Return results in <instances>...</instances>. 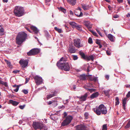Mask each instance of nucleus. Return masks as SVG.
<instances>
[{
    "label": "nucleus",
    "instance_id": "1",
    "mask_svg": "<svg viewBox=\"0 0 130 130\" xmlns=\"http://www.w3.org/2000/svg\"><path fill=\"white\" fill-rule=\"evenodd\" d=\"M57 65L59 68H61L66 71H69L70 70L71 65L67 62L65 59L62 57L57 63Z\"/></svg>",
    "mask_w": 130,
    "mask_h": 130
},
{
    "label": "nucleus",
    "instance_id": "2",
    "mask_svg": "<svg viewBox=\"0 0 130 130\" xmlns=\"http://www.w3.org/2000/svg\"><path fill=\"white\" fill-rule=\"evenodd\" d=\"M27 34L24 32H19L16 37V41L18 45L21 44L25 40Z\"/></svg>",
    "mask_w": 130,
    "mask_h": 130
},
{
    "label": "nucleus",
    "instance_id": "3",
    "mask_svg": "<svg viewBox=\"0 0 130 130\" xmlns=\"http://www.w3.org/2000/svg\"><path fill=\"white\" fill-rule=\"evenodd\" d=\"M93 110L98 115H100L101 113L105 115L106 114L107 111L105 106L103 104L100 105L99 107L95 108H94Z\"/></svg>",
    "mask_w": 130,
    "mask_h": 130
},
{
    "label": "nucleus",
    "instance_id": "4",
    "mask_svg": "<svg viewBox=\"0 0 130 130\" xmlns=\"http://www.w3.org/2000/svg\"><path fill=\"white\" fill-rule=\"evenodd\" d=\"M13 12L15 16L20 17L24 14V8L22 7L17 6L15 7Z\"/></svg>",
    "mask_w": 130,
    "mask_h": 130
},
{
    "label": "nucleus",
    "instance_id": "5",
    "mask_svg": "<svg viewBox=\"0 0 130 130\" xmlns=\"http://www.w3.org/2000/svg\"><path fill=\"white\" fill-rule=\"evenodd\" d=\"M81 39L79 38H76L73 40V44L76 48H79L83 46V45L81 43Z\"/></svg>",
    "mask_w": 130,
    "mask_h": 130
},
{
    "label": "nucleus",
    "instance_id": "6",
    "mask_svg": "<svg viewBox=\"0 0 130 130\" xmlns=\"http://www.w3.org/2000/svg\"><path fill=\"white\" fill-rule=\"evenodd\" d=\"M72 119V116H68L66 119L64 120L61 123V126H64L68 124L71 122Z\"/></svg>",
    "mask_w": 130,
    "mask_h": 130
},
{
    "label": "nucleus",
    "instance_id": "7",
    "mask_svg": "<svg viewBox=\"0 0 130 130\" xmlns=\"http://www.w3.org/2000/svg\"><path fill=\"white\" fill-rule=\"evenodd\" d=\"M40 50L37 48H34L30 50L27 53L28 56L33 55H36L40 53Z\"/></svg>",
    "mask_w": 130,
    "mask_h": 130
},
{
    "label": "nucleus",
    "instance_id": "8",
    "mask_svg": "<svg viewBox=\"0 0 130 130\" xmlns=\"http://www.w3.org/2000/svg\"><path fill=\"white\" fill-rule=\"evenodd\" d=\"M32 126L35 129H41V128L43 126L42 123L39 122H33Z\"/></svg>",
    "mask_w": 130,
    "mask_h": 130
},
{
    "label": "nucleus",
    "instance_id": "9",
    "mask_svg": "<svg viewBox=\"0 0 130 130\" xmlns=\"http://www.w3.org/2000/svg\"><path fill=\"white\" fill-rule=\"evenodd\" d=\"M34 78L37 85H39L42 84L43 82V79L41 77L38 76H36L34 77Z\"/></svg>",
    "mask_w": 130,
    "mask_h": 130
},
{
    "label": "nucleus",
    "instance_id": "10",
    "mask_svg": "<svg viewBox=\"0 0 130 130\" xmlns=\"http://www.w3.org/2000/svg\"><path fill=\"white\" fill-rule=\"evenodd\" d=\"M19 63L23 68H25L28 65V60L21 59Z\"/></svg>",
    "mask_w": 130,
    "mask_h": 130
},
{
    "label": "nucleus",
    "instance_id": "11",
    "mask_svg": "<svg viewBox=\"0 0 130 130\" xmlns=\"http://www.w3.org/2000/svg\"><path fill=\"white\" fill-rule=\"evenodd\" d=\"M82 9L80 7H78L75 13V15L78 17H80L83 15V13L81 11Z\"/></svg>",
    "mask_w": 130,
    "mask_h": 130
},
{
    "label": "nucleus",
    "instance_id": "12",
    "mask_svg": "<svg viewBox=\"0 0 130 130\" xmlns=\"http://www.w3.org/2000/svg\"><path fill=\"white\" fill-rule=\"evenodd\" d=\"M57 92L56 91H54L52 92V93L48 94L46 96L47 98V99H50L54 96H56Z\"/></svg>",
    "mask_w": 130,
    "mask_h": 130
},
{
    "label": "nucleus",
    "instance_id": "13",
    "mask_svg": "<svg viewBox=\"0 0 130 130\" xmlns=\"http://www.w3.org/2000/svg\"><path fill=\"white\" fill-rule=\"evenodd\" d=\"M76 128L78 130H87L86 126L80 124L76 126Z\"/></svg>",
    "mask_w": 130,
    "mask_h": 130
},
{
    "label": "nucleus",
    "instance_id": "14",
    "mask_svg": "<svg viewBox=\"0 0 130 130\" xmlns=\"http://www.w3.org/2000/svg\"><path fill=\"white\" fill-rule=\"evenodd\" d=\"M84 24L85 25L88 29L91 28H92V25L90 24L89 21H85L84 22Z\"/></svg>",
    "mask_w": 130,
    "mask_h": 130
},
{
    "label": "nucleus",
    "instance_id": "15",
    "mask_svg": "<svg viewBox=\"0 0 130 130\" xmlns=\"http://www.w3.org/2000/svg\"><path fill=\"white\" fill-rule=\"evenodd\" d=\"M76 51L75 48L73 46H70L69 48V51L71 53H74Z\"/></svg>",
    "mask_w": 130,
    "mask_h": 130
},
{
    "label": "nucleus",
    "instance_id": "16",
    "mask_svg": "<svg viewBox=\"0 0 130 130\" xmlns=\"http://www.w3.org/2000/svg\"><path fill=\"white\" fill-rule=\"evenodd\" d=\"M87 94H85L84 95H82L79 98L80 100V101H85L87 99Z\"/></svg>",
    "mask_w": 130,
    "mask_h": 130
},
{
    "label": "nucleus",
    "instance_id": "17",
    "mask_svg": "<svg viewBox=\"0 0 130 130\" xmlns=\"http://www.w3.org/2000/svg\"><path fill=\"white\" fill-rule=\"evenodd\" d=\"M99 94L98 92H96L92 94L90 96L91 99H93L97 97L99 95Z\"/></svg>",
    "mask_w": 130,
    "mask_h": 130
},
{
    "label": "nucleus",
    "instance_id": "18",
    "mask_svg": "<svg viewBox=\"0 0 130 130\" xmlns=\"http://www.w3.org/2000/svg\"><path fill=\"white\" fill-rule=\"evenodd\" d=\"M108 37L109 39L112 42L114 41L115 39V37L111 34H109L108 35Z\"/></svg>",
    "mask_w": 130,
    "mask_h": 130
},
{
    "label": "nucleus",
    "instance_id": "19",
    "mask_svg": "<svg viewBox=\"0 0 130 130\" xmlns=\"http://www.w3.org/2000/svg\"><path fill=\"white\" fill-rule=\"evenodd\" d=\"M69 24L73 28H75L78 24L75 22L72 21L70 22Z\"/></svg>",
    "mask_w": 130,
    "mask_h": 130
},
{
    "label": "nucleus",
    "instance_id": "20",
    "mask_svg": "<svg viewBox=\"0 0 130 130\" xmlns=\"http://www.w3.org/2000/svg\"><path fill=\"white\" fill-rule=\"evenodd\" d=\"M9 102L13 106H16L18 105L19 103L18 102L15 101H14L12 100H10Z\"/></svg>",
    "mask_w": 130,
    "mask_h": 130
},
{
    "label": "nucleus",
    "instance_id": "21",
    "mask_svg": "<svg viewBox=\"0 0 130 130\" xmlns=\"http://www.w3.org/2000/svg\"><path fill=\"white\" fill-rule=\"evenodd\" d=\"M81 6L85 10L88 9L90 7L89 5L84 4H82Z\"/></svg>",
    "mask_w": 130,
    "mask_h": 130
},
{
    "label": "nucleus",
    "instance_id": "22",
    "mask_svg": "<svg viewBox=\"0 0 130 130\" xmlns=\"http://www.w3.org/2000/svg\"><path fill=\"white\" fill-rule=\"evenodd\" d=\"M30 27L31 28L33 31L35 33L37 34L38 32V30L35 27L32 26H30Z\"/></svg>",
    "mask_w": 130,
    "mask_h": 130
},
{
    "label": "nucleus",
    "instance_id": "23",
    "mask_svg": "<svg viewBox=\"0 0 130 130\" xmlns=\"http://www.w3.org/2000/svg\"><path fill=\"white\" fill-rule=\"evenodd\" d=\"M67 1L68 3L73 6L75 5L76 3V0H67Z\"/></svg>",
    "mask_w": 130,
    "mask_h": 130
},
{
    "label": "nucleus",
    "instance_id": "24",
    "mask_svg": "<svg viewBox=\"0 0 130 130\" xmlns=\"http://www.w3.org/2000/svg\"><path fill=\"white\" fill-rule=\"evenodd\" d=\"M52 103L54 104V105L55 106H56L57 105V101L55 100H52L51 101H50L47 102V104L48 105H50Z\"/></svg>",
    "mask_w": 130,
    "mask_h": 130
},
{
    "label": "nucleus",
    "instance_id": "25",
    "mask_svg": "<svg viewBox=\"0 0 130 130\" xmlns=\"http://www.w3.org/2000/svg\"><path fill=\"white\" fill-rule=\"evenodd\" d=\"M79 78L80 80H85L86 79V76L85 74H82L80 75Z\"/></svg>",
    "mask_w": 130,
    "mask_h": 130
},
{
    "label": "nucleus",
    "instance_id": "26",
    "mask_svg": "<svg viewBox=\"0 0 130 130\" xmlns=\"http://www.w3.org/2000/svg\"><path fill=\"white\" fill-rule=\"evenodd\" d=\"M127 100V98H125L122 100V104L123 106V108L125 109V104H126V101Z\"/></svg>",
    "mask_w": 130,
    "mask_h": 130
},
{
    "label": "nucleus",
    "instance_id": "27",
    "mask_svg": "<svg viewBox=\"0 0 130 130\" xmlns=\"http://www.w3.org/2000/svg\"><path fill=\"white\" fill-rule=\"evenodd\" d=\"M75 28L79 31H81L82 30V26L81 25L77 24Z\"/></svg>",
    "mask_w": 130,
    "mask_h": 130
},
{
    "label": "nucleus",
    "instance_id": "28",
    "mask_svg": "<svg viewBox=\"0 0 130 130\" xmlns=\"http://www.w3.org/2000/svg\"><path fill=\"white\" fill-rule=\"evenodd\" d=\"M4 28L0 25V35L2 36L4 34Z\"/></svg>",
    "mask_w": 130,
    "mask_h": 130
},
{
    "label": "nucleus",
    "instance_id": "29",
    "mask_svg": "<svg viewBox=\"0 0 130 130\" xmlns=\"http://www.w3.org/2000/svg\"><path fill=\"white\" fill-rule=\"evenodd\" d=\"M5 61L7 63L8 67L10 68H12V66L11 64V62L10 61L6 59H5Z\"/></svg>",
    "mask_w": 130,
    "mask_h": 130
},
{
    "label": "nucleus",
    "instance_id": "30",
    "mask_svg": "<svg viewBox=\"0 0 130 130\" xmlns=\"http://www.w3.org/2000/svg\"><path fill=\"white\" fill-rule=\"evenodd\" d=\"M116 100V105H118L119 103V98L118 97H116L115 98Z\"/></svg>",
    "mask_w": 130,
    "mask_h": 130
},
{
    "label": "nucleus",
    "instance_id": "31",
    "mask_svg": "<svg viewBox=\"0 0 130 130\" xmlns=\"http://www.w3.org/2000/svg\"><path fill=\"white\" fill-rule=\"evenodd\" d=\"M55 30L58 32L59 33H60L62 32V30L61 29H59L57 27H55L54 28Z\"/></svg>",
    "mask_w": 130,
    "mask_h": 130
},
{
    "label": "nucleus",
    "instance_id": "32",
    "mask_svg": "<svg viewBox=\"0 0 130 130\" xmlns=\"http://www.w3.org/2000/svg\"><path fill=\"white\" fill-rule=\"evenodd\" d=\"M79 53L80 55L82 56V57H83L84 59L85 58V55L83 53L81 52V51H80Z\"/></svg>",
    "mask_w": 130,
    "mask_h": 130
},
{
    "label": "nucleus",
    "instance_id": "33",
    "mask_svg": "<svg viewBox=\"0 0 130 130\" xmlns=\"http://www.w3.org/2000/svg\"><path fill=\"white\" fill-rule=\"evenodd\" d=\"M89 115V113H88L87 112H86L85 113L84 115V116L85 118L86 119H87L88 118Z\"/></svg>",
    "mask_w": 130,
    "mask_h": 130
},
{
    "label": "nucleus",
    "instance_id": "34",
    "mask_svg": "<svg viewBox=\"0 0 130 130\" xmlns=\"http://www.w3.org/2000/svg\"><path fill=\"white\" fill-rule=\"evenodd\" d=\"M59 10L62 11L64 13H65L66 12V9L62 7H61L60 8Z\"/></svg>",
    "mask_w": 130,
    "mask_h": 130
},
{
    "label": "nucleus",
    "instance_id": "35",
    "mask_svg": "<svg viewBox=\"0 0 130 130\" xmlns=\"http://www.w3.org/2000/svg\"><path fill=\"white\" fill-rule=\"evenodd\" d=\"M107 124H104L103 125L102 130H107Z\"/></svg>",
    "mask_w": 130,
    "mask_h": 130
},
{
    "label": "nucleus",
    "instance_id": "36",
    "mask_svg": "<svg viewBox=\"0 0 130 130\" xmlns=\"http://www.w3.org/2000/svg\"><path fill=\"white\" fill-rule=\"evenodd\" d=\"M130 127V120L128 121V123L125 126L126 128H128Z\"/></svg>",
    "mask_w": 130,
    "mask_h": 130
},
{
    "label": "nucleus",
    "instance_id": "37",
    "mask_svg": "<svg viewBox=\"0 0 130 130\" xmlns=\"http://www.w3.org/2000/svg\"><path fill=\"white\" fill-rule=\"evenodd\" d=\"M85 89H87L89 91H90V92L95 91L96 90V89H94V88L87 89V88H86Z\"/></svg>",
    "mask_w": 130,
    "mask_h": 130
},
{
    "label": "nucleus",
    "instance_id": "38",
    "mask_svg": "<svg viewBox=\"0 0 130 130\" xmlns=\"http://www.w3.org/2000/svg\"><path fill=\"white\" fill-rule=\"evenodd\" d=\"M42 126H43L41 128V129H44V130H47V128L46 125L42 124Z\"/></svg>",
    "mask_w": 130,
    "mask_h": 130
},
{
    "label": "nucleus",
    "instance_id": "39",
    "mask_svg": "<svg viewBox=\"0 0 130 130\" xmlns=\"http://www.w3.org/2000/svg\"><path fill=\"white\" fill-rule=\"evenodd\" d=\"M109 90H104V93L105 95L106 96H108L109 94Z\"/></svg>",
    "mask_w": 130,
    "mask_h": 130
},
{
    "label": "nucleus",
    "instance_id": "40",
    "mask_svg": "<svg viewBox=\"0 0 130 130\" xmlns=\"http://www.w3.org/2000/svg\"><path fill=\"white\" fill-rule=\"evenodd\" d=\"M88 42L89 43L91 44L92 43V39L91 38L89 37L88 39Z\"/></svg>",
    "mask_w": 130,
    "mask_h": 130
},
{
    "label": "nucleus",
    "instance_id": "41",
    "mask_svg": "<svg viewBox=\"0 0 130 130\" xmlns=\"http://www.w3.org/2000/svg\"><path fill=\"white\" fill-rule=\"evenodd\" d=\"M22 91L25 94H27L28 93V90H23Z\"/></svg>",
    "mask_w": 130,
    "mask_h": 130
},
{
    "label": "nucleus",
    "instance_id": "42",
    "mask_svg": "<svg viewBox=\"0 0 130 130\" xmlns=\"http://www.w3.org/2000/svg\"><path fill=\"white\" fill-rule=\"evenodd\" d=\"M94 77V76H93L91 75H90L89 76V78L90 80L91 81H93Z\"/></svg>",
    "mask_w": 130,
    "mask_h": 130
},
{
    "label": "nucleus",
    "instance_id": "43",
    "mask_svg": "<svg viewBox=\"0 0 130 130\" xmlns=\"http://www.w3.org/2000/svg\"><path fill=\"white\" fill-rule=\"evenodd\" d=\"M73 59L74 60H77L78 58V57L76 55H73Z\"/></svg>",
    "mask_w": 130,
    "mask_h": 130
},
{
    "label": "nucleus",
    "instance_id": "44",
    "mask_svg": "<svg viewBox=\"0 0 130 130\" xmlns=\"http://www.w3.org/2000/svg\"><path fill=\"white\" fill-rule=\"evenodd\" d=\"M51 0H45V3L46 5H47L48 6H49L50 4L47 3L48 2H50Z\"/></svg>",
    "mask_w": 130,
    "mask_h": 130
},
{
    "label": "nucleus",
    "instance_id": "45",
    "mask_svg": "<svg viewBox=\"0 0 130 130\" xmlns=\"http://www.w3.org/2000/svg\"><path fill=\"white\" fill-rule=\"evenodd\" d=\"M25 105H20L19 106V108L21 109H23L24 107H25Z\"/></svg>",
    "mask_w": 130,
    "mask_h": 130
},
{
    "label": "nucleus",
    "instance_id": "46",
    "mask_svg": "<svg viewBox=\"0 0 130 130\" xmlns=\"http://www.w3.org/2000/svg\"><path fill=\"white\" fill-rule=\"evenodd\" d=\"M96 30L99 34L100 35L101 37H102L103 36L102 34V33L98 30V29H96Z\"/></svg>",
    "mask_w": 130,
    "mask_h": 130
},
{
    "label": "nucleus",
    "instance_id": "47",
    "mask_svg": "<svg viewBox=\"0 0 130 130\" xmlns=\"http://www.w3.org/2000/svg\"><path fill=\"white\" fill-rule=\"evenodd\" d=\"M19 86H17V88L15 89H14L13 90L15 92H18L19 89Z\"/></svg>",
    "mask_w": 130,
    "mask_h": 130
},
{
    "label": "nucleus",
    "instance_id": "48",
    "mask_svg": "<svg viewBox=\"0 0 130 130\" xmlns=\"http://www.w3.org/2000/svg\"><path fill=\"white\" fill-rule=\"evenodd\" d=\"M19 72V70H14L13 71L12 73H13L16 74L18 72Z\"/></svg>",
    "mask_w": 130,
    "mask_h": 130
},
{
    "label": "nucleus",
    "instance_id": "49",
    "mask_svg": "<svg viewBox=\"0 0 130 130\" xmlns=\"http://www.w3.org/2000/svg\"><path fill=\"white\" fill-rule=\"evenodd\" d=\"M98 45L100 44V41L98 40H97L95 42Z\"/></svg>",
    "mask_w": 130,
    "mask_h": 130
},
{
    "label": "nucleus",
    "instance_id": "50",
    "mask_svg": "<svg viewBox=\"0 0 130 130\" xmlns=\"http://www.w3.org/2000/svg\"><path fill=\"white\" fill-rule=\"evenodd\" d=\"M126 97L127 98H129L130 96V91H129L126 95Z\"/></svg>",
    "mask_w": 130,
    "mask_h": 130
},
{
    "label": "nucleus",
    "instance_id": "51",
    "mask_svg": "<svg viewBox=\"0 0 130 130\" xmlns=\"http://www.w3.org/2000/svg\"><path fill=\"white\" fill-rule=\"evenodd\" d=\"M98 80V78L97 77H95L94 76L93 78V80L94 82H96Z\"/></svg>",
    "mask_w": 130,
    "mask_h": 130
},
{
    "label": "nucleus",
    "instance_id": "52",
    "mask_svg": "<svg viewBox=\"0 0 130 130\" xmlns=\"http://www.w3.org/2000/svg\"><path fill=\"white\" fill-rule=\"evenodd\" d=\"M92 33L94 36H98V34L95 32L93 31Z\"/></svg>",
    "mask_w": 130,
    "mask_h": 130
},
{
    "label": "nucleus",
    "instance_id": "53",
    "mask_svg": "<svg viewBox=\"0 0 130 130\" xmlns=\"http://www.w3.org/2000/svg\"><path fill=\"white\" fill-rule=\"evenodd\" d=\"M106 53L108 55H110V54L111 52L110 51H106Z\"/></svg>",
    "mask_w": 130,
    "mask_h": 130
},
{
    "label": "nucleus",
    "instance_id": "54",
    "mask_svg": "<svg viewBox=\"0 0 130 130\" xmlns=\"http://www.w3.org/2000/svg\"><path fill=\"white\" fill-rule=\"evenodd\" d=\"M117 1L119 3H122L123 2V0H117Z\"/></svg>",
    "mask_w": 130,
    "mask_h": 130
},
{
    "label": "nucleus",
    "instance_id": "55",
    "mask_svg": "<svg viewBox=\"0 0 130 130\" xmlns=\"http://www.w3.org/2000/svg\"><path fill=\"white\" fill-rule=\"evenodd\" d=\"M105 77L107 79V80H108L109 78V76L108 75H106L105 76Z\"/></svg>",
    "mask_w": 130,
    "mask_h": 130
},
{
    "label": "nucleus",
    "instance_id": "56",
    "mask_svg": "<svg viewBox=\"0 0 130 130\" xmlns=\"http://www.w3.org/2000/svg\"><path fill=\"white\" fill-rule=\"evenodd\" d=\"M56 115H53L52 116H50V118H52L53 119H54L53 118L54 117L55 118V116Z\"/></svg>",
    "mask_w": 130,
    "mask_h": 130
},
{
    "label": "nucleus",
    "instance_id": "57",
    "mask_svg": "<svg viewBox=\"0 0 130 130\" xmlns=\"http://www.w3.org/2000/svg\"><path fill=\"white\" fill-rule=\"evenodd\" d=\"M119 17V16L118 15L116 14L113 16V17L115 18H117Z\"/></svg>",
    "mask_w": 130,
    "mask_h": 130
},
{
    "label": "nucleus",
    "instance_id": "58",
    "mask_svg": "<svg viewBox=\"0 0 130 130\" xmlns=\"http://www.w3.org/2000/svg\"><path fill=\"white\" fill-rule=\"evenodd\" d=\"M70 13L71 15H73V12L71 10L70 11Z\"/></svg>",
    "mask_w": 130,
    "mask_h": 130
},
{
    "label": "nucleus",
    "instance_id": "59",
    "mask_svg": "<svg viewBox=\"0 0 130 130\" xmlns=\"http://www.w3.org/2000/svg\"><path fill=\"white\" fill-rule=\"evenodd\" d=\"M22 120H20L19 123L20 124H21L22 123Z\"/></svg>",
    "mask_w": 130,
    "mask_h": 130
},
{
    "label": "nucleus",
    "instance_id": "60",
    "mask_svg": "<svg viewBox=\"0 0 130 130\" xmlns=\"http://www.w3.org/2000/svg\"><path fill=\"white\" fill-rule=\"evenodd\" d=\"M73 88L74 90L76 88V86L75 85H73Z\"/></svg>",
    "mask_w": 130,
    "mask_h": 130
},
{
    "label": "nucleus",
    "instance_id": "61",
    "mask_svg": "<svg viewBox=\"0 0 130 130\" xmlns=\"http://www.w3.org/2000/svg\"><path fill=\"white\" fill-rule=\"evenodd\" d=\"M4 3H7L8 1V0H2Z\"/></svg>",
    "mask_w": 130,
    "mask_h": 130
},
{
    "label": "nucleus",
    "instance_id": "62",
    "mask_svg": "<svg viewBox=\"0 0 130 130\" xmlns=\"http://www.w3.org/2000/svg\"><path fill=\"white\" fill-rule=\"evenodd\" d=\"M4 83V82L0 80V83L1 84H3Z\"/></svg>",
    "mask_w": 130,
    "mask_h": 130
},
{
    "label": "nucleus",
    "instance_id": "63",
    "mask_svg": "<svg viewBox=\"0 0 130 130\" xmlns=\"http://www.w3.org/2000/svg\"><path fill=\"white\" fill-rule=\"evenodd\" d=\"M126 17H130V14L129 13H128L126 15Z\"/></svg>",
    "mask_w": 130,
    "mask_h": 130
},
{
    "label": "nucleus",
    "instance_id": "64",
    "mask_svg": "<svg viewBox=\"0 0 130 130\" xmlns=\"http://www.w3.org/2000/svg\"><path fill=\"white\" fill-rule=\"evenodd\" d=\"M127 1L128 4L130 5V0H127Z\"/></svg>",
    "mask_w": 130,
    "mask_h": 130
}]
</instances>
